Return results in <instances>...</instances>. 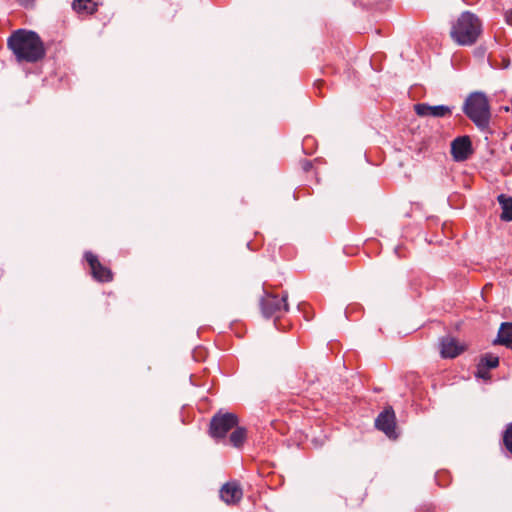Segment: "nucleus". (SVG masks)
Returning <instances> with one entry per match:
<instances>
[{
    "mask_svg": "<svg viewBox=\"0 0 512 512\" xmlns=\"http://www.w3.org/2000/svg\"><path fill=\"white\" fill-rule=\"evenodd\" d=\"M435 481L438 486L446 487L451 481V476L447 471H439L435 474Z\"/></svg>",
    "mask_w": 512,
    "mask_h": 512,
    "instance_id": "nucleus-18",
    "label": "nucleus"
},
{
    "mask_svg": "<svg viewBox=\"0 0 512 512\" xmlns=\"http://www.w3.org/2000/svg\"><path fill=\"white\" fill-rule=\"evenodd\" d=\"M463 112L480 130H485L490 123V104L483 92L469 94L463 105Z\"/></svg>",
    "mask_w": 512,
    "mask_h": 512,
    "instance_id": "nucleus-3",
    "label": "nucleus"
},
{
    "mask_svg": "<svg viewBox=\"0 0 512 512\" xmlns=\"http://www.w3.org/2000/svg\"><path fill=\"white\" fill-rule=\"evenodd\" d=\"M498 365H499V357L492 353L484 354L481 357L480 362L478 364V366H480L486 370L496 368Z\"/></svg>",
    "mask_w": 512,
    "mask_h": 512,
    "instance_id": "nucleus-16",
    "label": "nucleus"
},
{
    "mask_svg": "<svg viewBox=\"0 0 512 512\" xmlns=\"http://www.w3.org/2000/svg\"><path fill=\"white\" fill-rule=\"evenodd\" d=\"M7 44L19 62L36 63L45 56L44 44L34 31L19 29L8 38Z\"/></svg>",
    "mask_w": 512,
    "mask_h": 512,
    "instance_id": "nucleus-1",
    "label": "nucleus"
},
{
    "mask_svg": "<svg viewBox=\"0 0 512 512\" xmlns=\"http://www.w3.org/2000/svg\"><path fill=\"white\" fill-rule=\"evenodd\" d=\"M492 67L493 68H502V69H506L509 67L510 65V60L508 58H503L501 60V64H499L496 60L494 62L491 63Z\"/></svg>",
    "mask_w": 512,
    "mask_h": 512,
    "instance_id": "nucleus-19",
    "label": "nucleus"
},
{
    "mask_svg": "<svg viewBox=\"0 0 512 512\" xmlns=\"http://www.w3.org/2000/svg\"><path fill=\"white\" fill-rule=\"evenodd\" d=\"M239 418L235 413L219 410L210 420L208 433L216 442L224 440L227 433L238 425Z\"/></svg>",
    "mask_w": 512,
    "mask_h": 512,
    "instance_id": "nucleus-4",
    "label": "nucleus"
},
{
    "mask_svg": "<svg viewBox=\"0 0 512 512\" xmlns=\"http://www.w3.org/2000/svg\"><path fill=\"white\" fill-rule=\"evenodd\" d=\"M497 199L503 210L500 218L504 221H512V196L500 194Z\"/></svg>",
    "mask_w": 512,
    "mask_h": 512,
    "instance_id": "nucleus-15",
    "label": "nucleus"
},
{
    "mask_svg": "<svg viewBox=\"0 0 512 512\" xmlns=\"http://www.w3.org/2000/svg\"><path fill=\"white\" fill-rule=\"evenodd\" d=\"M505 19L509 25H512V10H507L505 12Z\"/></svg>",
    "mask_w": 512,
    "mask_h": 512,
    "instance_id": "nucleus-21",
    "label": "nucleus"
},
{
    "mask_svg": "<svg viewBox=\"0 0 512 512\" xmlns=\"http://www.w3.org/2000/svg\"><path fill=\"white\" fill-rule=\"evenodd\" d=\"M464 351V346L460 345L453 337H443L440 340V354L442 358H455Z\"/></svg>",
    "mask_w": 512,
    "mask_h": 512,
    "instance_id": "nucleus-10",
    "label": "nucleus"
},
{
    "mask_svg": "<svg viewBox=\"0 0 512 512\" xmlns=\"http://www.w3.org/2000/svg\"><path fill=\"white\" fill-rule=\"evenodd\" d=\"M311 167H312V164H311V162H310V161H307V160H306V161H304V163H303V169H304L305 171L310 170V168H311Z\"/></svg>",
    "mask_w": 512,
    "mask_h": 512,
    "instance_id": "nucleus-22",
    "label": "nucleus"
},
{
    "mask_svg": "<svg viewBox=\"0 0 512 512\" xmlns=\"http://www.w3.org/2000/svg\"><path fill=\"white\" fill-rule=\"evenodd\" d=\"M233 429L229 436V442L235 448H241L247 439V429L238 425Z\"/></svg>",
    "mask_w": 512,
    "mask_h": 512,
    "instance_id": "nucleus-14",
    "label": "nucleus"
},
{
    "mask_svg": "<svg viewBox=\"0 0 512 512\" xmlns=\"http://www.w3.org/2000/svg\"><path fill=\"white\" fill-rule=\"evenodd\" d=\"M414 110L420 117L444 118L452 115L453 107L447 105L431 106L428 103H418L414 106Z\"/></svg>",
    "mask_w": 512,
    "mask_h": 512,
    "instance_id": "nucleus-9",
    "label": "nucleus"
},
{
    "mask_svg": "<svg viewBox=\"0 0 512 512\" xmlns=\"http://www.w3.org/2000/svg\"><path fill=\"white\" fill-rule=\"evenodd\" d=\"M503 445L508 453L512 454V422L508 423L503 433Z\"/></svg>",
    "mask_w": 512,
    "mask_h": 512,
    "instance_id": "nucleus-17",
    "label": "nucleus"
},
{
    "mask_svg": "<svg viewBox=\"0 0 512 512\" xmlns=\"http://www.w3.org/2000/svg\"><path fill=\"white\" fill-rule=\"evenodd\" d=\"M472 154L473 147L469 136H459L451 142V155L454 161L463 162Z\"/></svg>",
    "mask_w": 512,
    "mask_h": 512,
    "instance_id": "nucleus-7",
    "label": "nucleus"
},
{
    "mask_svg": "<svg viewBox=\"0 0 512 512\" xmlns=\"http://www.w3.org/2000/svg\"><path fill=\"white\" fill-rule=\"evenodd\" d=\"M375 427L389 438H396V416L392 407L385 408L375 419Z\"/></svg>",
    "mask_w": 512,
    "mask_h": 512,
    "instance_id": "nucleus-6",
    "label": "nucleus"
},
{
    "mask_svg": "<svg viewBox=\"0 0 512 512\" xmlns=\"http://www.w3.org/2000/svg\"><path fill=\"white\" fill-rule=\"evenodd\" d=\"M287 298V294L279 297L278 295L265 292L260 301L262 315L265 318H274V324L276 325L277 320L289 310Z\"/></svg>",
    "mask_w": 512,
    "mask_h": 512,
    "instance_id": "nucleus-5",
    "label": "nucleus"
},
{
    "mask_svg": "<svg viewBox=\"0 0 512 512\" xmlns=\"http://www.w3.org/2000/svg\"><path fill=\"white\" fill-rule=\"evenodd\" d=\"M482 33V21L470 12L464 11L452 22L450 29L451 39L460 46H471Z\"/></svg>",
    "mask_w": 512,
    "mask_h": 512,
    "instance_id": "nucleus-2",
    "label": "nucleus"
},
{
    "mask_svg": "<svg viewBox=\"0 0 512 512\" xmlns=\"http://www.w3.org/2000/svg\"><path fill=\"white\" fill-rule=\"evenodd\" d=\"M492 343L494 345H504L512 349V322H503L501 324L497 337Z\"/></svg>",
    "mask_w": 512,
    "mask_h": 512,
    "instance_id": "nucleus-12",
    "label": "nucleus"
},
{
    "mask_svg": "<svg viewBox=\"0 0 512 512\" xmlns=\"http://www.w3.org/2000/svg\"><path fill=\"white\" fill-rule=\"evenodd\" d=\"M220 497L227 504L239 502L242 498V490L236 482H228L220 489Z\"/></svg>",
    "mask_w": 512,
    "mask_h": 512,
    "instance_id": "nucleus-11",
    "label": "nucleus"
},
{
    "mask_svg": "<svg viewBox=\"0 0 512 512\" xmlns=\"http://www.w3.org/2000/svg\"><path fill=\"white\" fill-rule=\"evenodd\" d=\"M84 258L90 266L91 274L93 278L98 282H109L112 280V272L109 268L103 266L98 257L92 252L87 251L84 254Z\"/></svg>",
    "mask_w": 512,
    "mask_h": 512,
    "instance_id": "nucleus-8",
    "label": "nucleus"
},
{
    "mask_svg": "<svg viewBox=\"0 0 512 512\" xmlns=\"http://www.w3.org/2000/svg\"><path fill=\"white\" fill-rule=\"evenodd\" d=\"M477 376L480 378H487L488 377V370L478 366L477 367Z\"/></svg>",
    "mask_w": 512,
    "mask_h": 512,
    "instance_id": "nucleus-20",
    "label": "nucleus"
},
{
    "mask_svg": "<svg viewBox=\"0 0 512 512\" xmlns=\"http://www.w3.org/2000/svg\"><path fill=\"white\" fill-rule=\"evenodd\" d=\"M72 8L78 14L88 15L97 11V4L94 0H73Z\"/></svg>",
    "mask_w": 512,
    "mask_h": 512,
    "instance_id": "nucleus-13",
    "label": "nucleus"
}]
</instances>
